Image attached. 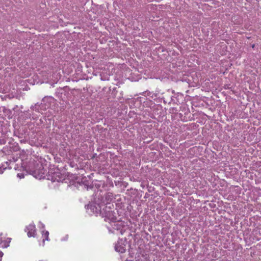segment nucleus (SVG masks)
<instances>
[{
    "label": "nucleus",
    "instance_id": "1",
    "mask_svg": "<svg viewBox=\"0 0 261 261\" xmlns=\"http://www.w3.org/2000/svg\"><path fill=\"white\" fill-rule=\"evenodd\" d=\"M11 238L7 237L6 234L0 233V247H7L11 242Z\"/></svg>",
    "mask_w": 261,
    "mask_h": 261
},
{
    "label": "nucleus",
    "instance_id": "2",
    "mask_svg": "<svg viewBox=\"0 0 261 261\" xmlns=\"http://www.w3.org/2000/svg\"><path fill=\"white\" fill-rule=\"evenodd\" d=\"M27 230L28 231V236L29 237H35L36 230L35 226L34 225H29L27 227Z\"/></svg>",
    "mask_w": 261,
    "mask_h": 261
},
{
    "label": "nucleus",
    "instance_id": "3",
    "mask_svg": "<svg viewBox=\"0 0 261 261\" xmlns=\"http://www.w3.org/2000/svg\"><path fill=\"white\" fill-rule=\"evenodd\" d=\"M42 239L43 244L44 245L45 241H49V232L48 231H42Z\"/></svg>",
    "mask_w": 261,
    "mask_h": 261
},
{
    "label": "nucleus",
    "instance_id": "4",
    "mask_svg": "<svg viewBox=\"0 0 261 261\" xmlns=\"http://www.w3.org/2000/svg\"><path fill=\"white\" fill-rule=\"evenodd\" d=\"M115 249L117 251L119 252L120 253H123L125 252V249L124 247H121L120 246L116 245L115 246Z\"/></svg>",
    "mask_w": 261,
    "mask_h": 261
},
{
    "label": "nucleus",
    "instance_id": "5",
    "mask_svg": "<svg viewBox=\"0 0 261 261\" xmlns=\"http://www.w3.org/2000/svg\"><path fill=\"white\" fill-rule=\"evenodd\" d=\"M5 143H6V141L4 140H3L2 141H1V144H5Z\"/></svg>",
    "mask_w": 261,
    "mask_h": 261
},
{
    "label": "nucleus",
    "instance_id": "6",
    "mask_svg": "<svg viewBox=\"0 0 261 261\" xmlns=\"http://www.w3.org/2000/svg\"><path fill=\"white\" fill-rule=\"evenodd\" d=\"M254 46H255V45H254V44H253V45H252V48H253V47H254Z\"/></svg>",
    "mask_w": 261,
    "mask_h": 261
}]
</instances>
